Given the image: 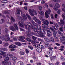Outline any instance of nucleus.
Here are the masks:
<instances>
[{
  "label": "nucleus",
  "mask_w": 65,
  "mask_h": 65,
  "mask_svg": "<svg viewBox=\"0 0 65 65\" xmlns=\"http://www.w3.org/2000/svg\"><path fill=\"white\" fill-rule=\"evenodd\" d=\"M42 27L44 28V30L47 31V35L48 36H50L51 35V33L50 31L48 30H50V28H48L45 27V25L44 24H42Z\"/></svg>",
  "instance_id": "f257e3e1"
},
{
  "label": "nucleus",
  "mask_w": 65,
  "mask_h": 65,
  "mask_svg": "<svg viewBox=\"0 0 65 65\" xmlns=\"http://www.w3.org/2000/svg\"><path fill=\"white\" fill-rule=\"evenodd\" d=\"M29 13L31 16H34V15H37L36 11L35 10L33 9L32 10L29 9L28 10Z\"/></svg>",
  "instance_id": "f03ea898"
},
{
  "label": "nucleus",
  "mask_w": 65,
  "mask_h": 65,
  "mask_svg": "<svg viewBox=\"0 0 65 65\" xmlns=\"http://www.w3.org/2000/svg\"><path fill=\"white\" fill-rule=\"evenodd\" d=\"M38 34L39 35L42 37H44L45 36L43 34H45V32L43 30H41L40 32H38Z\"/></svg>",
  "instance_id": "7ed1b4c3"
},
{
  "label": "nucleus",
  "mask_w": 65,
  "mask_h": 65,
  "mask_svg": "<svg viewBox=\"0 0 65 65\" xmlns=\"http://www.w3.org/2000/svg\"><path fill=\"white\" fill-rule=\"evenodd\" d=\"M51 12V11L50 9H49L48 11H46V12H45V17L46 18H48L49 17V16H48V15L50 14V12Z\"/></svg>",
  "instance_id": "20e7f679"
},
{
  "label": "nucleus",
  "mask_w": 65,
  "mask_h": 65,
  "mask_svg": "<svg viewBox=\"0 0 65 65\" xmlns=\"http://www.w3.org/2000/svg\"><path fill=\"white\" fill-rule=\"evenodd\" d=\"M6 37H7V38H4V40H5L6 41H9L10 40V38H9V35L8 34H6L5 35Z\"/></svg>",
  "instance_id": "39448f33"
},
{
  "label": "nucleus",
  "mask_w": 65,
  "mask_h": 65,
  "mask_svg": "<svg viewBox=\"0 0 65 65\" xmlns=\"http://www.w3.org/2000/svg\"><path fill=\"white\" fill-rule=\"evenodd\" d=\"M55 6L56 7H54V10H58L57 8H59V7H60V6L59 4L56 3L55 4Z\"/></svg>",
  "instance_id": "423d86ee"
},
{
  "label": "nucleus",
  "mask_w": 65,
  "mask_h": 65,
  "mask_svg": "<svg viewBox=\"0 0 65 65\" xmlns=\"http://www.w3.org/2000/svg\"><path fill=\"white\" fill-rule=\"evenodd\" d=\"M26 34L27 36H29L31 35H34V33L30 31H27Z\"/></svg>",
  "instance_id": "0eeeda50"
},
{
  "label": "nucleus",
  "mask_w": 65,
  "mask_h": 65,
  "mask_svg": "<svg viewBox=\"0 0 65 65\" xmlns=\"http://www.w3.org/2000/svg\"><path fill=\"white\" fill-rule=\"evenodd\" d=\"M21 14H22V10H21V9H18L17 11V14H21Z\"/></svg>",
  "instance_id": "6e6552de"
},
{
  "label": "nucleus",
  "mask_w": 65,
  "mask_h": 65,
  "mask_svg": "<svg viewBox=\"0 0 65 65\" xmlns=\"http://www.w3.org/2000/svg\"><path fill=\"white\" fill-rule=\"evenodd\" d=\"M36 26L37 29L39 31L38 32H39V33L41 31V26H40L38 25Z\"/></svg>",
  "instance_id": "1a4fd4ad"
},
{
  "label": "nucleus",
  "mask_w": 65,
  "mask_h": 65,
  "mask_svg": "<svg viewBox=\"0 0 65 65\" xmlns=\"http://www.w3.org/2000/svg\"><path fill=\"white\" fill-rule=\"evenodd\" d=\"M47 53L50 56H52L53 55V51L52 50L50 51L47 52Z\"/></svg>",
  "instance_id": "9d476101"
},
{
  "label": "nucleus",
  "mask_w": 65,
  "mask_h": 65,
  "mask_svg": "<svg viewBox=\"0 0 65 65\" xmlns=\"http://www.w3.org/2000/svg\"><path fill=\"white\" fill-rule=\"evenodd\" d=\"M43 23L44 24L46 25H47L49 24V22L47 20H45L43 22Z\"/></svg>",
  "instance_id": "9b49d317"
},
{
  "label": "nucleus",
  "mask_w": 65,
  "mask_h": 65,
  "mask_svg": "<svg viewBox=\"0 0 65 65\" xmlns=\"http://www.w3.org/2000/svg\"><path fill=\"white\" fill-rule=\"evenodd\" d=\"M9 28L10 30H12V31H16L15 28L14 27H13V26H10Z\"/></svg>",
  "instance_id": "f8f14e48"
},
{
  "label": "nucleus",
  "mask_w": 65,
  "mask_h": 65,
  "mask_svg": "<svg viewBox=\"0 0 65 65\" xmlns=\"http://www.w3.org/2000/svg\"><path fill=\"white\" fill-rule=\"evenodd\" d=\"M26 40L27 41H29V42H31L32 43L33 42H34V41H33L32 40H31V39H29V38H26Z\"/></svg>",
  "instance_id": "ddd939ff"
},
{
  "label": "nucleus",
  "mask_w": 65,
  "mask_h": 65,
  "mask_svg": "<svg viewBox=\"0 0 65 65\" xmlns=\"http://www.w3.org/2000/svg\"><path fill=\"white\" fill-rule=\"evenodd\" d=\"M36 50L38 53H41L42 52V49L40 48H38Z\"/></svg>",
  "instance_id": "4468645a"
},
{
  "label": "nucleus",
  "mask_w": 65,
  "mask_h": 65,
  "mask_svg": "<svg viewBox=\"0 0 65 65\" xmlns=\"http://www.w3.org/2000/svg\"><path fill=\"white\" fill-rule=\"evenodd\" d=\"M31 22L33 25H34V26H37V23H36L35 22H34V21H33V20H31Z\"/></svg>",
  "instance_id": "2eb2a0df"
},
{
  "label": "nucleus",
  "mask_w": 65,
  "mask_h": 65,
  "mask_svg": "<svg viewBox=\"0 0 65 65\" xmlns=\"http://www.w3.org/2000/svg\"><path fill=\"white\" fill-rule=\"evenodd\" d=\"M17 65H24V63L23 62L19 61L17 62Z\"/></svg>",
  "instance_id": "dca6fc26"
},
{
  "label": "nucleus",
  "mask_w": 65,
  "mask_h": 65,
  "mask_svg": "<svg viewBox=\"0 0 65 65\" xmlns=\"http://www.w3.org/2000/svg\"><path fill=\"white\" fill-rule=\"evenodd\" d=\"M18 24L21 27H22L23 28L24 27V25L23 24H22V23L21 22V23L20 22H19L18 23Z\"/></svg>",
  "instance_id": "f3484780"
},
{
  "label": "nucleus",
  "mask_w": 65,
  "mask_h": 65,
  "mask_svg": "<svg viewBox=\"0 0 65 65\" xmlns=\"http://www.w3.org/2000/svg\"><path fill=\"white\" fill-rule=\"evenodd\" d=\"M17 25H18L17 24H14V26L15 29H16V30H19V28H18V27Z\"/></svg>",
  "instance_id": "a211bd4d"
},
{
  "label": "nucleus",
  "mask_w": 65,
  "mask_h": 65,
  "mask_svg": "<svg viewBox=\"0 0 65 65\" xmlns=\"http://www.w3.org/2000/svg\"><path fill=\"white\" fill-rule=\"evenodd\" d=\"M62 6L64 8L62 9V11H63L65 12V4H62Z\"/></svg>",
  "instance_id": "6ab92c4d"
},
{
  "label": "nucleus",
  "mask_w": 65,
  "mask_h": 65,
  "mask_svg": "<svg viewBox=\"0 0 65 65\" xmlns=\"http://www.w3.org/2000/svg\"><path fill=\"white\" fill-rule=\"evenodd\" d=\"M22 17L25 21H26V20L27 19V18L26 16V15L25 14H24L23 15Z\"/></svg>",
  "instance_id": "aec40b11"
},
{
  "label": "nucleus",
  "mask_w": 65,
  "mask_h": 65,
  "mask_svg": "<svg viewBox=\"0 0 65 65\" xmlns=\"http://www.w3.org/2000/svg\"><path fill=\"white\" fill-rule=\"evenodd\" d=\"M44 39L45 41H47V42H51V40H50L47 38H44Z\"/></svg>",
  "instance_id": "412c9836"
},
{
  "label": "nucleus",
  "mask_w": 65,
  "mask_h": 65,
  "mask_svg": "<svg viewBox=\"0 0 65 65\" xmlns=\"http://www.w3.org/2000/svg\"><path fill=\"white\" fill-rule=\"evenodd\" d=\"M15 44L18 46L22 45V43L20 42H17L15 43Z\"/></svg>",
  "instance_id": "4be33fe9"
},
{
  "label": "nucleus",
  "mask_w": 65,
  "mask_h": 65,
  "mask_svg": "<svg viewBox=\"0 0 65 65\" xmlns=\"http://www.w3.org/2000/svg\"><path fill=\"white\" fill-rule=\"evenodd\" d=\"M9 48H15V47H16V46L14 45H11L9 46Z\"/></svg>",
  "instance_id": "5701e85b"
},
{
  "label": "nucleus",
  "mask_w": 65,
  "mask_h": 65,
  "mask_svg": "<svg viewBox=\"0 0 65 65\" xmlns=\"http://www.w3.org/2000/svg\"><path fill=\"white\" fill-rule=\"evenodd\" d=\"M35 22H37V23H38V24H41V22L38 19H36L35 20Z\"/></svg>",
  "instance_id": "b1692460"
},
{
  "label": "nucleus",
  "mask_w": 65,
  "mask_h": 65,
  "mask_svg": "<svg viewBox=\"0 0 65 65\" xmlns=\"http://www.w3.org/2000/svg\"><path fill=\"white\" fill-rule=\"evenodd\" d=\"M60 59L61 61H64L65 60V58L62 56H61V57Z\"/></svg>",
  "instance_id": "393cba45"
},
{
  "label": "nucleus",
  "mask_w": 65,
  "mask_h": 65,
  "mask_svg": "<svg viewBox=\"0 0 65 65\" xmlns=\"http://www.w3.org/2000/svg\"><path fill=\"white\" fill-rule=\"evenodd\" d=\"M6 50V49L5 48H0V52H4V51H5Z\"/></svg>",
  "instance_id": "a878e982"
},
{
  "label": "nucleus",
  "mask_w": 65,
  "mask_h": 65,
  "mask_svg": "<svg viewBox=\"0 0 65 65\" xmlns=\"http://www.w3.org/2000/svg\"><path fill=\"white\" fill-rule=\"evenodd\" d=\"M27 24L29 27H31V26H32V24H31L29 22H27Z\"/></svg>",
  "instance_id": "bb28decb"
},
{
  "label": "nucleus",
  "mask_w": 65,
  "mask_h": 65,
  "mask_svg": "<svg viewBox=\"0 0 65 65\" xmlns=\"http://www.w3.org/2000/svg\"><path fill=\"white\" fill-rule=\"evenodd\" d=\"M39 13L41 15H44V12L42 11H40Z\"/></svg>",
  "instance_id": "cd10ccee"
},
{
  "label": "nucleus",
  "mask_w": 65,
  "mask_h": 65,
  "mask_svg": "<svg viewBox=\"0 0 65 65\" xmlns=\"http://www.w3.org/2000/svg\"><path fill=\"white\" fill-rule=\"evenodd\" d=\"M28 47L29 48H30V50H33V47L31 46H30L29 45H28Z\"/></svg>",
  "instance_id": "c85d7f7f"
},
{
  "label": "nucleus",
  "mask_w": 65,
  "mask_h": 65,
  "mask_svg": "<svg viewBox=\"0 0 65 65\" xmlns=\"http://www.w3.org/2000/svg\"><path fill=\"white\" fill-rule=\"evenodd\" d=\"M39 18L40 19V20H41V21H45V19L44 18H41L40 17V16H39Z\"/></svg>",
  "instance_id": "c756f323"
},
{
  "label": "nucleus",
  "mask_w": 65,
  "mask_h": 65,
  "mask_svg": "<svg viewBox=\"0 0 65 65\" xmlns=\"http://www.w3.org/2000/svg\"><path fill=\"white\" fill-rule=\"evenodd\" d=\"M4 22V20L3 19H2L1 21L0 22V24H2Z\"/></svg>",
  "instance_id": "7c9ffc66"
},
{
  "label": "nucleus",
  "mask_w": 65,
  "mask_h": 65,
  "mask_svg": "<svg viewBox=\"0 0 65 65\" xmlns=\"http://www.w3.org/2000/svg\"><path fill=\"white\" fill-rule=\"evenodd\" d=\"M9 60V58L8 57H6L5 58L4 61L6 62H7Z\"/></svg>",
  "instance_id": "2f4dec72"
},
{
  "label": "nucleus",
  "mask_w": 65,
  "mask_h": 65,
  "mask_svg": "<svg viewBox=\"0 0 65 65\" xmlns=\"http://www.w3.org/2000/svg\"><path fill=\"white\" fill-rule=\"evenodd\" d=\"M17 57H12V60L13 61H15L17 60Z\"/></svg>",
  "instance_id": "473e14b6"
},
{
  "label": "nucleus",
  "mask_w": 65,
  "mask_h": 65,
  "mask_svg": "<svg viewBox=\"0 0 65 65\" xmlns=\"http://www.w3.org/2000/svg\"><path fill=\"white\" fill-rule=\"evenodd\" d=\"M7 56L8 57H9L11 58L12 57V55L10 54H8L7 55Z\"/></svg>",
  "instance_id": "72a5a7b5"
},
{
  "label": "nucleus",
  "mask_w": 65,
  "mask_h": 65,
  "mask_svg": "<svg viewBox=\"0 0 65 65\" xmlns=\"http://www.w3.org/2000/svg\"><path fill=\"white\" fill-rule=\"evenodd\" d=\"M26 16L28 18V19H29V20H31V17H30V16L29 15H28L27 14H26Z\"/></svg>",
  "instance_id": "f704fd0d"
},
{
  "label": "nucleus",
  "mask_w": 65,
  "mask_h": 65,
  "mask_svg": "<svg viewBox=\"0 0 65 65\" xmlns=\"http://www.w3.org/2000/svg\"><path fill=\"white\" fill-rule=\"evenodd\" d=\"M19 40L20 41H22V42H27L24 39Z\"/></svg>",
  "instance_id": "c9c22d12"
},
{
  "label": "nucleus",
  "mask_w": 65,
  "mask_h": 65,
  "mask_svg": "<svg viewBox=\"0 0 65 65\" xmlns=\"http://www.w3.org/2000/svg\"><path fill=\"white\" fill-rule=\"evenodd\" d=\"M11 21H12L13 22H14L15 21V20H14V19L12 17H11Z\"/></svg>",
  "instance_id": "e433bc0d"
},
{
  "label": "nucleus",
  "mask_w": 65,
  "mask_h": 65,
  "mask_svg": "<svg viewBox=\"0 0 65 65\" xmlns=\"http://www.w3.org/2000/svg\"><path fill=\"white\" fill-rule=\"evenodd\" d=\"M52 27L56 30H58V28H57L55 26H52Z\"/></svg>",
  "instance_id": "4c0bfd02"
},
{
  "label": "nucleus",
  "mask_w": 65,
  "mask_h": 65,
  "mask_svg": "<svg viewBox=\"0 0 65 65\" xmlns=\"http://www.w3.org/2000/svg\"><path fill=\"white\" fill-rule=\"evenodd\" d=\"M51 39L52 42H55V41H54V38H53V37H51Z\"/></svg>",
  "instance_id": "58836bf2"
},
{
  "label": "nucleus",
  "mask_w": 65,
  "mask_h": 65,
  "mask_svg": "<svg viewBox=\"0 0 65 65\" xmlns=\"http://www.w3.org/2000/svg\"><path fill=\"white\" fill-rule=\"evenodd\" d=\"M3 45H4V46H7L8 45V43L5 42L3 43Z\"/></svg>",
  "instance_id": "ea45409f"
},
{
  "label": "nucleus",
  "mask_w": 65,
  "mask_h": 65,
  "mask_svg": "<svg viewBox=\"0 0 65 65\" xmlns=\"http://www.w3.org/2000/svg\"><path fill=\"white\" fill-rule=\"evenodd\" d=\"M32 38L33 39V40H36V39H37V38L33 36L32 37Z\"/></svg>",
  "instance_id": "a19ab883"
},
{
  "label": "nucleus",
  "mask_w": 65,
  "mask_h": 65,
  "mask_svg": "<svg viewBox=\"0 0 65 65\" xmlns=\"http://www.w3.org/2000/svg\"><path fill=\"white\" fill-rule=\"evenodd\" d=\"M6 54V53L5 52L1 53H0V56H1V55H4V54Z\"/></svg>",
  "instance_id": "79ce46f5"
},
{
  "label": "nucleus",
  "mask_w": 65,
  "mask_h": 65,
  "mask_svg": "<svg viewBox=\"0 0 65 65\" xmlns=\"http://www.w3.org/2000/svg\"><path fill=\"white\" fill-rule=\"evenodd\" d=\"M5 32L6 33H7V32H8V29H7V28H5Z\"/></svg>",
  "instance_id": "37998d69"
},
{
  "label": "nucleus",
  "mask_w": 65,
  "mask_h": 65,
  "mask_svg": "<svg viewBox=\"0 0 65 65\" xmlns=\"http://www.w3.org/2000/svg\"><path fill=\"white\" fill-rule=\"evenodd\" d=\"M20 38V39H25V37L23 36H22L20 37H19Z\"/></svg>",
  "instance_id": "c03bdc74"
},
{
  "label": "nucleus",
  "mask_w": 65,
  "mask_h": 65,
  "mask_svg": "<svg viewBox=\"0 0 65 65\" xmlns=\"http://www.w3.org/2000/svg\"><path fill=\"white\" fill-rule=\"evenodd\" d=\"M32 19L34 20H35V21L37 20V18H36V17H33L32 18Z\"/></svg>",
  "instance_id": "a18cd8bd"
},
{
  "label": "nucleus",
  "mask_w": 65,
  "mask_h": 65,
  "mask_svg": "<svg viewBox=\"0 0 65 65\" xmlns=\"http://www.w3.org/2000/svg\"><path fill=\"white\" fill-rule=\"evenodd\" d=\"M38 40L39 41H42V42H43V40L42 39H40V38H38Z\"/></svg>",
  "instance_id": "49530a36"
},
{
  "label": "nucleus",
  "mask_w": 65,
  "mask_h": 65,
  "mask_svg": "<svg viewBox=\"0 0 65 65\" xmlns=\"http://www.w3.org/2000/svg\"><path fill=\"white\" fill-rule=\"evenodd\" d=\"M20 55H24V53L22 51L20 52Z\"/></svg>",
  "instance_id": "de8ad7c7"
},
{
  "label": "nucleus",
  "mask_w": 65,
  "mask_h": 65,
  "mask_svg": "<svg viewBox=\"0 0 65 65\" xmlns=\"http://www.w3.org/2000/svg\"><path fill=\"white\" fill-rule=\"evenodd\" d=\"M54 38L56 39H58V38L56 37V35H55V34H54Z\"/></svg>",
  "instance_id": "09e8293b"
},
{
  "label": "nucleus",
  "mask_w": 65,
  "mask_h": 65,
  "mask_svg": "<svg viewBox=\"0 0 65 65\" xmlns=\"http://www.w3.org/2000/svg\"><path fill=\"white\" fill-rule=\"evenodd\" d=\"M10 64V62H6L5 63V65H9V64Z\"/></svg>",
  "instance_id": "8fccbe9b"
},
{
  "label": "nucleus",
  "mask_w": 65,
  "mask_h": 65,
  "mask_svg": "<svg viewBox=\"0 0 65 65\" xmlns=\"http://www.w3.org/2000/svg\"><path fill=\"white\" fill-rule=\"evenodd\" d=\"M53 31H54V32L53 33V35H54H54H56V34L57 33V31H55L53 30Z\"/></svg>",
  "instance_id": "3c124183"
},
{
  "label": "nucleus",
  "mask_w": 65,
  "mask_h": 65,
  "mask_svg": "<svg viewBox=\"0 0 65 65\" xmlns=\"http://www.w3.org/2000/svg\"><path fill=\"white\" fill-rule=\"evenodd\" d=\"M58 33L59 34H61V35H63V34L61 32L59 31V30L58 31Z\"/></svg>",
  "instance_id": "603ef678"
},
{
  "label": "nucleus",
  "mask_w": 65,
  "mask_h": 65,
  "mask_svg": "<svg viewBox=\"0 0 65 65\" xmlns=\"http://www.w3.org/2000/svg\"><path fill=\"white\" fill-rule=\"evenodd\" d=\"M38 8L40 10H42V7L41 6H40L38 7Z\"/></svg>",
  "instance_id": "864d4df0"
},
{
  "label": "nucleus",
  "mask_w": 65,
  "mask_h": 65,
  "mask_svg": "<svg viewBox=\"0 0 65 65\" xmlns=\"http://www.w3.org/2000/svg\"><path fill=\"white\" fill-rule=\"evenodd\" d=\"M34 31H35V32H39V31L37 30V28H35L34 29Z\"/></svg>",
  "instance_id": "5fc2aeb1"
},
{
  "label": "nucleus",
  "mask_w": 65,
  "mask_h": 65,
  "mask_svg": "<svg viewBox=\"0 0 65 65\" xmlns=\"http://www.w3.org/2000/svg\"><path fill=\"white\" fill-rule=\"evenodd\" d=\"M5 63H6L5 62L3 61H2V64L3 65H5Z\"/></svg>",
  "instance_id": "6e6d98bb"
},
{
  "label": "nucleus",
  "mask_w": 65,
  "mask_h": 65,
  "mask_svg": "<svg viewBox=\"0 0 65 65\" xmlns=\"http://www.w3.org/2000/svg\"><path fill=\"white\" fill-rule=\"evenodd\" d=\"M60 30L61 32H63V27H62L61 28H60Z\"/></svg>",
  "instance_id": "4d7b16f0"
},
{
  "label": "nucleus",
  "mask_w": 65,
  "mask_h": 65,
  "mask_svg": "<svg viewBox=\"0 0 65 65\" xmlns=\"http://www.w3.org/2000/svg\"><path fill=\"white\" fill-rule=\"evenodd\" d=\"M41 48H43V49H45V47H44V46L43 45H41Z\"/></svg>",
  "instance_id": "13d9d810"
},
{
  "label": "nucleus",
  "mask_w": 65,
  "mask_h": 65,
  "mask_svg": "<svg viewBox=\"0 0 65 65\" xmlns=\"http://www.w3.org/2000/svg\"><path fill=\"white\" fill-rule=\"evenodd\" d=\"M2 3H7V1H4L2 2Z\"/></svg>",
  "instance_id": "bf43d9fd"
},
{
  "label": "nucleus",
  "mask_w": 65,
  "mask_h": 65,
  "mask_svg": "<svg viewBox=\"0 0 65 65\" xmlns=\"http://www.w3.org/2000/svg\"><path fill=\"white\" fill-rule=\"evenodd\" d=\"M0 38L1 39H3V40H4V38H3V37L2 36H1L0 37Z\"/></svg>",
  "instance_id": "052dcab7"
},
{
  "label": "nucleus",
  "mask_w": 65,
  "mask_h": 65,
  "mask_svg": "<svg viewBox=\"0 0 65 65\" xmlns=\"http://www.w3.org/2000/svg\"><path fill=\"white\" fill-rule=\"evenodd\" d=\"M58 13V14H60V12H61V11L60 10H59L57 11Z\"/></svg>",
  "instance_id": "680f3d73"
},
{
  "label": "nucleus",
  "mask_w": 65,
  "mask_h": 65,
  "mask_svg": "<svg viewBox=\"0 0 65 65\" xmlns=\"http://www.w3.org/2000/svg\"><path fill=\"white\" fill-rule=\"evenodd\" d=\"M13 40L14 41H17V39L15 37H14L13 39Z\"/></svg>",
  "instance_id": "e2e57ef3"
},
{
  "label": "nucleus",
  "mask_w": 65,
  "mask_h": 65,
  "mask_svg": "<svg viewBox=\"0 0 65 65\" xmlns=\"http://www.w3.org/2000/svg\"><path fill=\"white\" fill-rule=\"evenodd\" d=\"M55 18H56V19H57L58 17V14H56L55 15Z\"/></svg>",
  "instance_id": "0e129e2a"
},
{
  "label": "nucleus",
  "mask_w": 65,
  "mask_h": 65,
  "mask_svg": "<svg viewBox=\"0 0 65 65\" xmlns=\"http://www.w3.org/2000/svg\"><path fill=\"white\" fill-rule=\"evenodd\" d=\"M59 62H57L56 63H55V65H59Z\"/></svg>",
  "instance_id": "69168bd1"
},
{
  "label": "nucleus",
  "mask_w": 65,
  "mask_h": 65,
  "mask_svg": "<svg viewBox=\"0 0 65 65\" xmlns=\"http://www.w3.org/2000/svg\"><path fill=\"white\" fill-rule=\"evenodd\" d=\"M45 3V1H44L43 0L41 2V3L42 4H44Z\"/></svg>",
  "instance_id": "338daca9"
},
{
  "label": "nucleus",
  "mask_w": 65,
  "mask_h": 65,
  "mask_svg": "<svg viewBox=\"0 0 65 65\" xmlns=\"http://www.w3.org/2000/svg\"><path fill=\"white\" fill-rule=\"evenodd\" d=\"M26 54H28L29 53V51L28 50H27V49H26Z\"/></svg>",
  "instance_id": "774afa93"
}]
</instances>
